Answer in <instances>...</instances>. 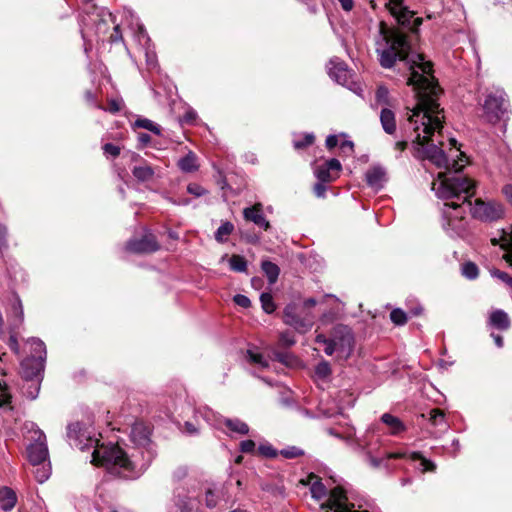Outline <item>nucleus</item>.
Listing matches in <instances>:
<instances>
[{
  "mask_svg": "<svg viewBox=\"0 0 512 512\" xmlns=\"http://www.w3.org/2000/svg\"><path fill=\"white\" fill-rule=\"evenodd\" d=\"M375 50L383 68H391L397 60H403L408 65L407 85L412 87L416 103L413 108L407 107L405 129L410 132L412 142L423 148L426 159L448 171V175L438 174V179L432 183L434 190L435 183L460 175L466 160L463 153H460L459 160H450L431 139L435 133L441 136L444 119V110L438 102L442 90L433 75V65L423 54L411 53V44L405 33L384 22L379 24Z\"/></svg>",
  "mask_w": 512,
  "mask_h": 512,
  "instance_id": "obj_1",
  "label": "nucleus"
},
{
  "mask_svg": "<svg viewBox=\"0 0 512 512\" xmlns=\"http://www.w3.org/2000/svg\"><path fill=\"white\" fill-rule=\"evenodd\" d=\"M150 429L142 422L131 427L130 440L135 445L134 452L128 454L118 445H98V439L80 423L67 427L70 445L79 450L93 449L91 463L100 465L111 474L125 479L140 477L155 457V450L150 439Z\"/></svg>",
  "mask_w": 512,
  "mask_h": 512,
  "instance_id": "obj_2",
  "label": "nucleus"
},
{
  "mask_svg": "<svg viewBox=\"0 0 512 512\" xmlns=\"http://www.w3.org/2000/svg\"><path fill=\"white\" fill-rule=\"evenodd\" d=\"M436 196L444 201L442 227L451 237H463L467 229V209L473 218L483 222L502 218L504 207L496 201L476 199L472 205L470 198L475 194V183L464 175H456L434 184Z\"/></svg>",
  "mask_w": 512,
  "mask_h": 512,
  "instance_id": "obj_3",
  "label": "nucleus"
},
{
  "mask_svg": "<svg viewBox=\"0 0 512 512\" xmlns=\"http://www.w3.org/2000/svg\"><path fill=\"white\" fill-rule=\"evenodd\" d=\"M361 500L356 492L337 486L330 490L328 499L321 504V508L324 512H361L355 510L356 506L362 507Z\"/></svg>",
  "mask_w": 512,
  "mask_h": 512,
  "instance_id": "obj_4",
  "label": "nucleus"
},
{
  "mask_svg": "<svg viewBox=\"0 0 512 512\" xmlns=\"http://www.w3.org/2000/svg\"><path fill=\"white\" fill-rule=\"evenodd\" d=\"M85 3V13L87 17L81 20V33L85 37V27L90 24L95 25L96 33L106 32L108 23H115V18L110 11L103 7H97L92 4L94 0H83Z\"/></svg>",
  "mask_w": 512,
  "mask_h": 512,
  "instance_id": "obj_5",
  "label": "nucleus"
},
{
  "mask_svg": "<svg viewBox=\"0 0 512 512\" xmlns=\"http://www.w3.org/2000/svg\"><path fill=\"white\" fill-rule=\"evenodd\" d=\"M482 117L490 122H498L508 110L506 94L503 89L495 88L487 93L482 104Z\"/></svg>",
  "mask_w": 512,
  "mask_h": 512,
  "instance_id": "obj_6",
  "label": "nucleus"
},
{
  "mask_svg": "<svg viewBox=\"0 0 512 512\" xmlns=\"http://www.w3.org/2000/svg\"><path fill=\"white\" fill-rule=\"evenodd\" d=\"M314 315L295 303L288 304L283 311V321L299 333H306L314 324Z\"/></svg>",
  "mask_w": 512,
  "mask_h": 512,
  "instance_id": "obj_7",
  "label": "nucleus"
},
{
  "mask_svg": "<svg viewBox=\"0 0 512 512\" xmlns=\"http://www.w3.org/2000/svg\"><path fill=\"white\" fill-rule=\"evenodd\" d=\"M385 6L400 25L413 32L422 24V18L414 17V12L404 4V0H388Z\"/></svg>",
  "mask_w": 512,
  "mask_h": 512,
  "instance_id": "obj_8",
  "label": "nucleus"
},
{
  "mask_svg": "<svg viewBox=\"0 0 512 512\" xmlns=\"http://www.w3.org/2000/svg\"><path fill=\"white\" fill-rule=\"evenodd\" d=\"M27 454L32 465H41L48 460L46 436L42 431L35 432L34 442L27 447Z\"/></svg>",
  "mask_w": 512,
  "mask_h": 512,
  "instance_id": "obj_9",
  "label": "nucleus"
},
{
  "mask_svg": "<svg viewBox=\"0 0 512 512\" xmlns=\"http://www.w3.org/2000/svg\"><path fill=\"white\" fill-rule=\"evenodd\" d=\"M126 249L133 253H151L159 249V245L151 233L144 234L140 239H131L126 244Z\"/></svg>",
  "mask_w": 512,
  "mask_h": 512,
  "instance_id": "obj_10",
  "label": "nucleus"
},
{
  "mask_svg": "<svg viewBox=\"0 0 512 512\" xmlns=\"http://www.w3.org/2000/svg\"><path fill=\"white\" fill-rule=\"evenodd\" d=\"M174 503L181 512H193L198 506V496L184 487H177L174 490Z\"/></svg>",
  "mask_w": 512,
  "mask_h": 512,
  "instance_id": "obj_11",
  "label": "nucleus"
},
{
  "mask_svg": "<svg viewBox=\"0 0 512 512\" xmlns=\"http://www.w3.org/2000/svg\"><path fill=\"white\" fill-rule=\"evenodd\" d=\"M341 168L342 166L339 160L332 158L327 160L322 165L317 166L315 168L314 174L316 178L321 182H332L338 177Z\"/></svg>",
  "mask_w": 512,
  "mask_h": 512,
  "instance_id": "obj_12",
  "label": "nucleus"
},
{
  "mask_svg": "<svg viewBox=\"0 0 512 512\" xmlns=\"http://www.w3.org/2000/svg\"><path fill=\"white\" fill-rule=\"evenodd\" d=\"M333 337H336V347L338 352L347 357L350 355L353 348V336L350 329L347 326L339 325L333 330Z\"/></svg>",
  "mask_w": 512,
  "mask_h": 512,
  "instance_id": "obj_13",
  "label": "nucleus"
},
{
  "mask_svg": "<svg viewBox=\"0 0 512 512\" xmlns=\"http://www.w3.org/2000/svg\"><path fill=\"white\" fill-rule=\"evenodd\" d=\"M328 74L337 83L349 86L350 73L346 64L338 58L331 59L328 64Z\"/></svg>",
  "mask_w": 512,
  "mask_h": 512,
  "instance_id": "obj_14",
  "label": "nucleus"
},
{
  "mask_svg": "<svg viewBox=\"0 0 512 512\" xmlns=\"http://www.w3.org/2000/svg\"><path fill=\"white\" fill-rule=\"evenodd\" d=\"M243 216L246 221L253 222L264 230H268L270 228V223L263 214V207L261 203H256L251 207L244 208Z\"/></svg>",
  "mask_w": 512,
  "mask_h": 512,
  "instance_id": "obj_15",
  "label": "nucleus"
},
{
  "mask_svg": "<svg viewBox=\"0 0 512 512\" xmlns=\"http://www.w3.org/2000/svg\"><path fill=\"white\" fill-rule=\"evenodd\" d=\"M45 360L36 359L33 357H26L21 361V368L23 377L26 380L32 381L38 378L44 369Z\"/></svg>",
  "mask_w": 512,
  "mask_h": 512,
  "instance_id": "obj_16",
  "label": "nucleus"
},
{
  "mask_svg": "<svg viewBox=\"0 0 512 512\" xmlns=\"http://www.w3.org/2000/svg\"><path fill=\"white\" fill-rule=\"evenodd\" d=\"M488 324L500 331H506L511 326V321L508 314L502 309H495L491 311Z\"/></svg>",
  "mask_w": 512,
  "mask_h": 512,
  "instance_id": "obj_17",
  "label": "nucleus"
},
{
  "mask_svg": "<svg viewBox=\"0 0 512 512\" xmlns=\"http://www.w3.org/2000/svg\"><path fill=\"white\" fill-rule=\"evenodd\" d=\"M380 420L384 425L388 427V434L392 436H399L407 429L405 424L400 420V418L390 413H384L381 416Z\"/></svg>",
  "mask_w": 512,
  "mask_h": 512,
  "instance_id": "obj_18",
  "label": "nucleus"
},
{
  "mask_svg": "<svg viewBox=\"0 0 512 512\" xmlns=\"http://www.w3.org/2000/svg\"><path fill=\"white\" fill-rule=\"evenodd\" d=\"M306 483L310 485V492L314 499L322 500L328 495L326 486L317 475L313 473L308 475Z\"/></svg>",
  "mask_w": 512,
  "mask_h": 512,
  "instance_id": "obj_19",
  "label": "nucleus"
},
{
  "mask_svg": "<svg viewBox=\"0 0 512 512\" xmlns=\"http://www.w3.org/2000/svg\"><path fill=\"white\" fill-rule=\"evenodd\" d=\"M366 181L370 187L381 188L386 181L385 169L381 166H373L366 172Z\"/></svg>",
  "mask_w": 512,
  "mask_h": 512,
  "instance_id": "obj_20",
  "label": "nucleus"
},
{
  "mask_svg": "<svg viewBox=\"0 0 512 512\" xmlns=\"http://www.w3.org/2000/svg\"><path fill=\"white\" fill-rule=\"evenodd\" d=\"M26 345L29 348V355L27 357L46 360V346L42 340L32 337L27 340Z\"/></svg>",
  "mask_w": 512,
  "mask_h": 512,
  "instance_id": "obj_21",
  "label": "nucleus"
},
{
  "mask_svg": "<svg viewBox=\"0 0 512 512\" xmlns=\"http://www.w3.org/2000/svg\"><path fill=\"white\" fill-rule=\"evenodd\" d=\"M17 503L16 493L9 487L0 489V507L4 511L12 510Z\"/></svg>",
  "mask_w": 512,
  "mask_h": 512,
  "instance_id": "obj_22",
  "label": "nucleus"
},
{
  "mask_svg": "<svg viewBox=\"0 0 512 512\" xmlns=\"http://www.w3.org/2000/svg\"><path fill=\"white\" fill-rule=\"evenodd\" d=\"M380 121L383 130L387 134H393L396 130L395 114L388 108H383L380 113Z\"/></svg>",
  "mask_w": 512,
  "mask_h": 512,
  "instance_id": "obj_23",
  "label": "nucleus"
},
{
  "mask_svg": "<svg viewBox=\"0 0 512 512\" xmlns=\"http://www.w3.org/2000/svg\"><path fill=\"white\" fill-rule=\"evenodd\" d=\"M261 269L264 272V274L266 275L268 282L270 284L276 283V281L279 277V274H280V269H279L278 265H276L275 263H273L269 260H264L261 263Z\"/></svg>",
  "mask_w": 512,
  "mask_h": 512,
  "instance_id": "obj_24",
  "label": "nucleus"
},
{
  "mask_svg": "<svg viewBox=\"0 0 512 512\" xmlns=\"http://www.w3.org/2000/svg\"><path fill=\"white\" fill-rule=\"evenodd\" d=\"M178 166L183 172H194L198 169L197 157L194 153L189 152L186 156L178 161Z\"/></svg>",
  "mask_w": 512,
  "mask_h": 512,
  "instance_id": "obj_25",
  "label": "nucleus"
},
{
  "mask_svg": "<svg viewBox=\"0 0 512 512\" xmlns=\"http://www.w3.org/2000/svg\"><path fill=\"white\" fill-rule=\"evenodd\" d=\"M410 458L412 461L419 462L417 468L421 470V472H434L436 469L435 463L426 459L418 452L412 453Z\"/></svg>",
  "mask_w": 512,
  "mask_h": 512,
  "instance_id": "obj_26",
  "label": "nucleus"
},
{
  "mask_svg": "<svg viewBox=\"0 0 512 512\" xmlns=\"http://www.w3.org/2000/svg\"><path fill=\"white\" fill-rule=\"evenodd\" d=\"M429 421L434 427H439L442 431L446 430L448 427L445 414L440 409H432L430 411Z\"/></svg>",
  "mask_w": 512,
  "mask_h": 512,
  "instance_id": "obj_27",
  "label": "nucleus"
},
{
  "mask_svg": "<svg viewBox=\"0 0 512 512\" xmlns=\"http://www.w3.org/2000/svg\"><path fill=\"white\" fill-rule=\"evenodd\" d=\"M35 470L33 471L34 476L39 483H44L51 475V467L50 463L47 461L43 462L41 465H33Z\"/></svg>",
  "mask_w": 512,
  "mask_h": 512,
  "instance_id": "obj_28",
  "label": "nucleus"
},
{
  "mask_svg": "<svg viewBox=\"0 0 512 512\" xmlns=\"http://www.w3.org/2000/svg\"><path fill=\"white\" fill-rule=\"evenodd\" d=\"M224 424L232 431L238 434H247L249 432L248 425L239 419H223Z\"/></svg>",
  "mask_w": 512,
  "mask_h": 512,
  "instance_id": "obj_29",
  "label": "nucleus"
},
{
  "mask_svg": "<svg viewBox=\"0 0 512 512\" xmlns=\"http://www.w3.org/2000/svg\"><path fill=\"white\" fill-rule=\"evenodd\" d=\"M132 174L139 181H148L154 175V170L149 165L135 166L132 170Z\"/></svg>",
  "mask_w": 512,
  "mask_h": 512,
  "instance_id": "obj_30",
  "label": "nucleus"
},
{
  "mask_svg": "<svg viewBox=\"0 0 512 512\" xmlns=\"http://www.w3.org/2000/svg\"><path fill=\"white\" fill-rule=\"evenodd\" d=\"M246 358L250 363L258 365L261 368H267L269 366V362L264 357V355L258 351L253 350V349L247 350Z\"/></svg>",
  "mask_w": 512,
  "mask_h": 512,
  "instance_id": "obj_31",
  "label": "nucleus"
},
{
  "mask_svg": "<svg viewBox=\"0 0 512 512\" xmlns=\"http://www.w3.org/2000/svg\"><path fill=\"white\" fill-rule=\"evenodd\" d=\"M314 139L315 137L313 133L299 135L298 137L294 138L293 146L295 149H303L311 145L314 142Z\"/></svg>",
  "mask_w": 512,
  "mask_h": 512,
  "instance_id": "obj_32",
  "label": "nucleus"
},
{
  "mask_svg": "<svg viewBox=\"0 0 512 512\" xmlns=\"http://www.w3.org/2000/svg\"><path fill=\"white\" fill-rule=\"evenodd\" d=\"M234 226L231 222H225L219 226L215 232V239L222 243L226 240V237L232 233Z\"/></svg>",
  "mask_w": 512,
  "mask_h": 512,
  "instance_id": "obj_33",
  "label": "nucleus"
},
{
  "mask_svg": "<svg viewBox=\"0 0 512 512\" xmlns=\"http://www.w3.org/2000/svg\"><path fill=\"white\" fill-rule=\"evenodd\" d=\"M229 264L230 268L235 272H245L247 270V261L240 255H232Z\"/></svg>",
  "mask_w": 512,
  "mask_h": 512,
  "instance_id": "obj_34",
  "label": "nucleus"
},
{
  "mask_svg": "<svg viewBox=\"0 0 512 512\" xmlns=\"http://www.w3.org/2000/svg\"><path fill=\"white\" fill-rule=\"evenodd\" d=\"M135 126L138 128H143V129L149 130L156 135H160V133H161L160 126L146 118L137 119L135 121Z\"/></svg>",
  "mask_w": 512,
  "mask_h": 512,
  "instance_id": "obj_35",
  "label": "nucleus"
},
{
  "mask_svg": "<svg viewBox=\"0 0 512 512\" xmlns=\"http://www.w3.org/2000/svg\"><path fill=\"white\" fill-rule=\"evenodd\" d=\"M260 302H261V306H262V309L267 313V314H271L275 311L276 309V305L273 301V297L270 293H262L260 295Z\"/></svg>",
  "mask_w": 512,
  "mask_h": 512,
  "instance_id": "obj_36",
  "label": "nucleus"
},
{
  "mask_svg": "<svg viewBox=\"0 0 512 512\" xmlns=\"http://www.w3.org/2000/svg\"><path fill=\"white\" fill-rule=\"evenodd\" d=\"M461 271L462 275L470 280L476 279L479 273L477 265L473 262L464 263L462 265Z\"/></svg>",
  "mask_w": 512,
  "mask_h": 512,
  "instance_id": "obj_37",
  "label": "nucleus"
},
{
  "mask_svg": "<svg viewBox=\"0 0 512 512\" xmlns=\"http://www.w3.org/2000/svg\"><path fill=\"white\" fill-rule=\"evenodd\" d=\"M391 321L398 326L404 325L407 322V314L400 308H395L390 313Z\"/></svg>",
  "mask_w": 512,
  "mask_h": 512,
  "instance_id": "obj_38",
  "label": "nucleus"
},
{
  "mask_svg": "<svg viewBox=\"0 0 512 512\" xmlns=\"http://www.w3.org/2000/svg\"><path fill=\"white\" fill-rule=\"evenodd\" d=\"M331 374V367L327 361H321L315 367V375L319 379H326Z\"/></svg>",
  "mask_w": 512,
  "mask_h": 512,
  "instance_id": "obj_39",
  "label": "nucleus"
},
{
  "mask_svg": "<svg viewBox=\"0 0 512 512\" xmlns=\"http://www.w3.org/2000/svg\"><path fill=\"white\" fill-rule=\"evenodd\" d=\"M136 26L137 29L135 30V37L137 38L138 42L140 44H147L150 41V39L144 26L138 22L136 23Z\"/></svg>",
  "mask_w": 512,
  "mask_h": 512,
  "instance_id": "obj_40",
  "label": "nucleus"
},
{
  "mask_svg": "<svg viewBox=\"0 0 512 512\" xmlns=\"http://www.w3.org/2000/svg\"><path fill=\"white\" fill-rule=\"evenodd\" d=\"M279 343L282 347H291L296 343L295 337L291 332H283L280 334Z\"/></svg>",
  "mask_w": 512,
  "mask_h": 512,
  "instance_id": "obj_41",
  "label": "nucleus"
},
{
  "mask_svg": "<svg viewBox=\"0 0 512 512\" xmlns=\"http://www.w3.org/2000/svg\"><path fill=\"white\" fill-rule=\"evenodd\" d=\"M280 454L287 458V459H293L301 456L303 454V451L297 447H288L286 449H282L280 451Z\"/></svg>",
  "mask_w": 512,
  "mask_h": 512,
  "instance_id": "obj_42",
  "label": "nucleus"
},
{
  "mask_svg": "<svg viewBox=\"0 0 512 512\" xmlns=\"http://www.w3.org/2000/svg\"><path fill=\"white\" fill-rule=\"evenodd\" d=\"M187 191L189 194H192L196 197H201L207 193V190L205 188L196 183H190L187 186Z\"/></svg>",
  "mask_w": 512,
  "mask_h": 512,
  "instance_id": "obj_43",
  "label": "nucleus"
},
{
  "mask_svg": "<svg viewBox=\"0 0 512 512\" xmlns=\"http://www.w3.org/2000/svg\"><path fill=\"white\" fill-rule=\"evenodd\" d=\"M103 152L107 157L111 156L115 158L120 154V147L112 143H106L103 146Z\"/></svg>",
  "mask_w": 512,
  "mask_h": 512,
  "instance_id": "obj_44",
  "label": "nucleus"
},
{
  "mask_svg": "<svg viewBox=\"0 0 512 512\" xmlns=\"http://www.w3.org/2000/svg\"><path fill=\"white\" fill-rule=\"evenodd\" d=\"M218 496L211 489L205 492V504L208 508H214L217 505Z\"/></svg>",
  "mask_w": 512,
  "mask_h": 512,
  "instance_id": "obj_45",
  "label": "nucleus"
},
{
  "mask_svg": "<svg viewBox=\"0 0 512 512\" xmlns=\"http://www.w3.org/2000/svg\"><path fill=\"white\" fill-rule=\"evenodd\" d=\"M7 227L3 224H0V253L7 249Z\"/></svg>",
  "mask_w": 512,
  "mask_h": 512,
  "instance_id": "obj_46",
  "label": "nucleus"
},
{
  "mask_svg": "<svg viewBox=\"0 0 512 512\" xmlns=\"http://www.w3.org/2000/svg\"><path fill=\"white\" fill-rule=\"evenodd\" d=\"M182 431H183L185 434H187V435H189V436H192V435H196V434H198V432H199V427H198L195 423H193V422H191V421H186V422L184 423V426H183Z\"/></svg>",
  "mask_w": 512,
  "mask_h": 512,
  "instance_id": "obj_47",
  "label": "nucleus"
},
{
  "mask_svg": "<svg viewBox=\"0 0 512 512\" xmlns=\"http://www.w3.org/2000/svg\"><path fill=\"white\" fill-rule=\"evenodd\" d=\"M259 452L269 458L277 456V451L271 445H260Z\"/></svg>",
  "mask_w": 512,
  "mask_h": 512,
  "instance_id": "obj_48",
  "label": "nucleus"
},
{
  "mask_svg": "<svg viewBox=\"0 0 512 512\" xmlns=\"http://www.w3.org/2000/svg\"><path fill=\"white\" fill-rule=\"evenodd\" d=\"M324 352L326 355L331 356L334 352H338L336 347V337L330 338V340L324 344Z\"/></svg>",
  "mask_w": 512,
  "mask_h": 512,
  "instance_id": "obj_49",
  "label": "nucleus"
},
{
  "mask_svg": "<svg viewBox=\"0 0 512 512\" xmlns=\"http://www.w3.org/2000/svg\"><path fill=\"white\" fill-rule=\"evenodd\" d=\"M234 302L243 308H248L251 305L250 299L242 294H237L234 296Z\"/></svg>",
  "mask_w": 512,
  "mask_h": 512,
  "instance_id": "obj_50",
  "label": "nucleus"
},
{
  "mask_svg": "<svg viewBox=\"0 0 512 512\" xmlns=\"http://www.w3.org/2000/svg\"><path fill=\"white\" fill-rule=\"evenodd\" d=\"M376 98L378 103L387 104L388 89L384 86H380L376 92Z\"/></svg>",
  "mask_w": 512,
  "mask_h": 512,
  "instance_id": "obj_51",
  "label": "nucleus"
},
{
  "mask_svg": "<svg viewBox=\"0 0 512 512\" xmlns=\"http://www.w3.org/2000/svg\"><path fill=\"white\" fill-rule=\"evenodd\" d=\"M13 311L15 313V316L18 318L19 322H22L23 321V307H22L21 301L18 298L14 299Z\"/></svg>",
  "mask_w": 512,
  "mask_h": 512,
  "instance_id": "obj_52",
  "label": "nucleus"
},
{
  "mask_svg": "<svg viewBox=\"0 0 512 512\" xmlns=\"http://www.w3.org/2000/svg\"><path fill=\"white\" fill-rule=\"evenodd\" d=\"M494 275L512 289V277L508 273L496 271Z\"/></svg>",
  "mask_w": 512,
  "mask_h": 512,
  "instance_id": "obj_53",
  "label": "nucleus"
},
{
  "mask_svg": "<svg viewBox=\"0 0 512 512\" xmlns=\"http://www.w3.org/2000/svg\"><path fill=\"white\" fill-rule=\"evenodd\" d=\"M197 118V113L193 109H189L186 111L184 116L182 117V122L186 124H192Z\"/></svg>",
  "mask_w": 512,
  "mask_h": 512,
  "instance_id": "obj_54",
  "label": "nucleus"
},
{
  "mask_svg": "<svg viewBox=\"0 0 512 512\" xmlns=\"http://www.w3.org/2000/svg\"><path fill=\"white\" fill-rule=\"evenodd\" d=\"M240 448L244 453H251L255 450V443L252 440H245L241 442Z\"/></svg>",
  "mask_w": 512,
  "mask_h": 512,
  "instance_id": "obj_55",
  "label": "nucleus"
},
{
  "mask_svg": "<svg viewBox=\"0 0 512 512\" xmlns=\"http://www.w3.org/2000/svg\"><path fill=\"white\" fill-rule=\"evenodd\" d=\"M121 107H122V100L112 99L109 101L108 111L111 113H116L121 110Z\"/></svg>",
  "mask_w": 512,
  "mask_h": 512,
  "instance_id": "obj_56",
  "label": "nucleus"
},
{
  "mask_svg": "<svg viewBox=\"0 0 512 512\" xmlns=\"http://www.w3.org/2000/svg\"><path fill=\"white\" fill-rule=\"evenodd\" d=\"M325 183H326V182H321V181H319L318 183H316V184L314 185V188H313L314 193H315V195H316L317 197H319V198H322V197H324V196H325V192H326V186H325Z\"/></svg>",
  "mask_w": 512,
  "mask_h": 512,
  "instance_id": "obj_57",
  "label": "nucleus"
},
{
  "mask_svg": "<svg viewBox=\"0 0 512 512\" xmlns=\"http://www.w3.org/2000/svg\"><path fill=\"white\" fill-rule=\"evenodd\" d=\"M196 414H200L208 423H212L213 419L215 418L214 412L208 408H205L203 412L199 410L196 412Z\"/></svg>",
  "mask_w": 512,
  "mask_h": 512,
  "instance_id": "obj_58",
  "label": "nucleus"
},
{
  "mask_svg": "<svg viewBox=\"0 0 512 512\" xmlns=\"http://www.w3.org/2000/svg\"><path fill=\"white\" fill-rule=\"evenodd\" d=\"M502 193L504 194L507 201L512 205V184H506L502 188Z\"/></svg>",
  "mask_w": 512,
  "mask_h": 512,
  "instance_id": "obj_59",
  "label": "nucleus"
},
{
  "mask_svg": "<svg viewBox=\"0 0 512 512\" xmlns=\"http://www.w3.org/2000/svg\"><path fill=\"white\" fill-rule=\"evenodd\" d=\"M337 144H338V138L336 135H329L326 138V146L328 149H332V148L336 147Z\"/></svg>",
  "mask_w": 512,
  "mask_h": 512,
  "instance_id": "obj_60",
  "label": "nucleus"
},
{
  "mask_svg": "<svg viewBox=\"0 0 512 512\" xmlns=\"http://www.w3.org/2000/svg\"><path fill=\"white\" fill-rule=\"evenodd\" d=\"M9 346L14 353L19 354V344L16 337L13 335L9 338Z\"/></svg>",
  "mask_w": 512,
  "mask_h": 512,
  "instance_id": "obj_61",
  "label": "nucleus"
},
{
  "mask_svg": "<svg viewBox=\"0 0 512 512\" xmlns=\"http://www.w3.org/2000/svg\"><path fill=\"white\" fill-rule=\"evenodd\" d=\"M121 39H122V35H121V31H120V26L118 24H116L115 27H114V32L111 35V41L112 42H117V41H119Z\"/></svg>",
  "mask_w": 512,
  "mask_h": 512,
  "instance_id": "obj_62",
  "label": "nucleus"
},
{
  "mask_svg": "<svg viewBox=\"0 0 512 512\" xmlns=\"http://www.w3.org/2000/svg\"><path fill=\"white\" fill-rule=\"evenodd\" d=\"M338 2L340 3L341 7H342L345 11H350V10H352L353 5H354L353 0H338Z\"/></svg>",
  "mask_w": 512,
  "mask_h": 512,
  "instance_id": "obj_63",
  "label": "nucleus"
},
{
  "mask_svg": "<svg viewBox=\"0 0 512 512\" xmlns=\"http://www.w3.org/2000/svg\"><path fill=\"white\" fill-rule=\"evenodd\" d=\"M422 312H423V307L418 303L409 309V313L412 316H419Z\"/></svg>",
  "mask_w": 512,
  "mask_h": 512,
  "instance_id": "obj_64",
  "label": "nucleus"
}]
</instances>
